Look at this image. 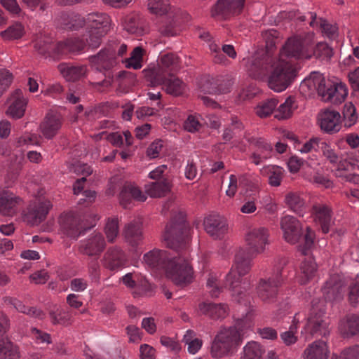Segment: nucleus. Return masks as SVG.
Masks as SVG:
<instances>
[{
  "instance_id": "21",
  "label": "nucleus",
  "mask_w": 359,
  "mask_h": 359,
  "mask_svg": "<svg viewBox=\"0 0 359 359\" xmlns=\"http://www.w3.org/2000/svg\"><path fill=\"white\" fill-rule=\"evenodd\" d=\"M61 229L67 236L78 238L90 227L86 226L81 219L72 215L62 216L60 218Z\"/></svg>"
},
{
  "instance_id": "59",
  "label": "nucleus",
  "mask_w": 359,
  "mask_h": 359,
  "mask_svg": "<svg viewBox=\"0 0 359 359\" xmlns=\"http://www.w3.org/2000/svg\"><path fill=\"white\" fill-rule=\"evenodd\" d=\"M319 151H322L323 156L332 163H335L339 161V157L334 149L324 140L320 146Z\"/></svg>"
},
{
  "instance_id": "52",
  "label": "nucleus",
  "mask_w": 359,
  "mask_h": 359,
  "mask_svg": "<svg viewBox=\"0 0 359 359\" xmlns=\"http://www.w3.org/2000/svg\"><path fill=\"white\" fill-rule=\"evenodd\" d=\"M41 137L36 134L25 133L18 137L15 140V146L21 147L23 146L37 145L39 144Z\"/></svg>"
},
{
  "instance_id": "55",
  "label": "nucleus",
  "mask_w": 359,
  "mask_h": 359,
  "mask_svg": "<svg viewBox=\"0 0 359 359\" xmlns=\"http://www.w3.org/2000/svg\"><path fill=\"white\" fill-rule=\"evenodd\" d=\"M159 32L164 36H173L179 33L180 29L177 27V22L172 19L165 22L159 28Z\"/></svg>"
},
{
  "instance_id": "42",
  "label": "nucleus",
  "mask_w": 359,
  "mask_h": 359,
  "mask_svg": "<svg viewBox=\"0 0 359 359\" xmlns=\"http://www.w3.org/2000/svg\"><path fill=\"white\" fill-rule=\"evenodd\" d=\"M278 102L276 98H269L259 102L255 107L256 114L260 118L270 116L273 112Z\"/></svg>"
},
{
  "instance_id": "49",
  "label": "nucleus",
  "mask_w": 359,
  "mask_h": 359,
  "mask_svg": "<svg viewBox=\"0 0 359 359\" xmlns=\"http://www.w3.org/2000/svg\"><path fill=\"white\" fill-rule=\"evenodd\" d=\"M135 294L138 295L149 294L152 291V286L142 275H136V283L135 286Z\"/></svg>"
},
{
  "instance_id": "17",
  "label": "nucleus",
  "mask_w": 359,
  "mask_h": 359,
  "mask_svg": "<svg viewBox=\"0 0 359 359\" xmlns=\"http://www.w3.org/2000/svg\"><path fill=\"white\" fill-rule=\"evenodd\" d=\"M106 248V241L101 233H95L81 241L79 251L83 255L98 258Z\"/></svg>"
},
{
  "instance_id": "45",
  "label": "nucleus",
  "mask_w": 359,
  "mask_h": 359,
  "mask_svg": "<svg viewBox=\"0 0 359 359\" xmlns=\"http://www.w3.org/2000/svg\"><path fill=\"white\" fill-rule=\"evenodd\" d=\"M297 316L298 314H296L294 317L292 324L290 326L289 330L280 334L282 341L287 346L294 344L297 340V337L295 334L299 322V319L297 318Z\"/></svg>"
},
{
  "instance_id": "40",
  "label": "nucleus",
  "mask_w": 359,
  "mask_h": 359,
  "mask_svg": "<svg viewBox=\"0 0 359 359\" xmlns=\"http://www.w3.org/2000/svg\"><path fill=\"white\" fill-rule=\"evenodd\" d=\"M146 190L151 197H161L169 191V183L163 180H158L146 185Z\"/></svg>"
},
{
  "instance_id": "64",
  "label": "nucleus",
  "mask_w": 359,
  "mask_h": 359,
  "mask_svg": "<svg viewBox=\"0 0 359 359\" xmlns=\"http://www.w3.org/2000/svg\"><path fill=\"white\" fill-rule=\"evenodd\" d=\"M88 287V280L83 278H75L70 281V288L77 292L84 291Z\"/></svg>"
},
{
  "instance_id": "6",
  "label": "nucleus",
  "mask_w": 359,
  "mask_h": 359,
  "mask_svg": "<svg viewBox=\"0 0 359 359\" xmlns=\"http://www.w3.org/2000/svg\"><path fill=\"white\" fill-rule=\"evenodd\" d=\"M322 291L325 300L318 298L312 300L306 323L301 332L305 341L311 340L313 337H326L329 334V323L325 316V301L337 302L344 297L343 283L336 276L326 281Z\"/></svg>"
},
{
  "instance_id": "54",
  "label": "nucleus",
  "mask_w": 359,
  "mask_h": 359,
  "mask_svg": "<svg viewBox=\"0 0 359 359\" xmlns=\"http://www.w3.org/2000/svg\"><path fill=\"white\" fill-rule=\"evenodd\" d=\"M212 297H217L222 290V287L215 274L210 273L206 285Z\"/></svg>"
},
{
  "instance_id": "9",
  "label": "nucleus",
  "mask_w": 359,
  "mask_h": 359,
  "mask_svg": "<svg viewBox=\"0 0 359 359\" xmlns=\"http://www.w3.org/2000/svg\"><path fill=\"white\" fill-rule=\"evenodd\" d=\"M287 264L286 258H279L273 267L271 276L259 280L257 293L263 302H272L276 298L279 287L286 277L285 267Z\"/></svg>"
},
{
  "instance_id": "35",
  "label": "nucleus",
  "mask_w": 359,
  "mask_h": 359,
  "mask_svg": "<svg viewBox=\"0 0 359 359\" xmlns=\"http://www.w3.org/2000/svg\"><path fill=\"white\" fill-rule=\"evenodd\" d=\"M163 85V88L170 95L177 96L181 95L184 89L183 82L177 78H175L174 74L167 76L164 81L158 86Z\"/></svg>"
},
{
  "instance_id": "11",
  "label": "nucleus",
  "mask_w": 359,
  "mask_h": 359,
  "mask_svg": "<svg viewBox=\"0 0 359 359\" xmlns=\"http://www.w3.org/2000/svg\"><path fill=\"white\" fill-rule=\"evenodd\" d=\"M245 0H218L211 9V16L217 20H229L241 13Z\"/></svg>"
},
{
  "instance_id": "31",
  "label": "nucleus",
  "mask_w": 359,
  "mask_h": 359,
  "mask_svg": "<svg viewBox=\"0 0 359 359\" xmlns=\"http://www.w3.org/2000/svg\"><path fill=\"white\" fill-rule=\"evenodd\" d=\"M329 350L327 344L322 340L316 341L304 351V359H327Z\"/></svg>"
},
{
  "instance_id": "34",
  "label": "nucleus",
  "mask_w": 359,
  "mask_h": 359,
  "mask_svg": "<svg viewBox=\"0 0 359 359\" xmlns=\"http://www.w3.org/2000/svg\"><path fill=\"white\" fill-rule=\"evenodd\" d=\"M261 172L268 176V182L272 187H279L281 184L284 170L277 165H267L263 168Z\"/></svg>"
},
{
  "instance_id": "48",
  "label": "nucleus",
  "mask_w": 359,
  "mask_h": 359,
  "mask_svg": "<svg viewBox=\"0 0 359 359\" xmlns=\"http://www.w3.org/2000/svg\"><path fill=\"white\" fill-rule=\"evenodd\" d=\"M344 122L346 127H351L358 120L356 109L352 103H347L343 109Z\"/></svg>"
},
{
  "instance_id": "4",
  "label": "nucleus",
  "mask_w": 359,
  "mask_h": 359,
  "mask_svg": "<svg viewBox=\"0 0 359 359\" xmlns=\"http://www.w3.org/2000/svg\"><path fill=\"white\" fill-rule=\"evenodd\" d=\"M269 230L265 227L252 229L245 236L248 249L241 248L235 255L233 265L226 276L224 287L232 291V295L238 303L243 302V291L245 292L250 285L247 278H241L250 271L253 258L264 252L269 244Z\"/></svg>"
},
{
  "instance_id": "33",
  "label": "nucleus",
  "mask_w": 359,
  "mask_h": 359,
  "mask_svg": "<svg viewBox=\"0 0 359 359\" xmlns=\"http://www.w3.org/2000/svg\"><path fill=\"white\" fill-rule=\"evenodd\" d=\"M316 264L311 258L303 261L300 266V272L298 275V282L301 285L306 284L315 275Z\"/></svg>"
},
{
  "instance_id": "63",
  "label": "nucleus",
  "mask_w": 359,
  "mask_h": 359,
  "mask_svg": "<svg viewBox=\"0 0 359 359\" xmlns=\"http://www.w3.org/2000/svg\"><path fill=\"white\" fill-rule=\"evenodd\" d=\"M334 91H335V95L332 100L333 103H341L344 100L347 95V88L346 85L341 83H335V88L334 89Z\"/></svg>"
},
{
  "instance_id": "32",
  "label": "nucleus",
  "mask_w": 359,
  "mask_h": 359,
  "mask_svg": "<svg viewBox=\"0 0 359 359\" xmlns=\"http://www.w3.org/2000/svg\"><path fill=\"white\" fill-rule=\"evenodd\" d=\"M285 203L292 212L299 216H303L306 210L305 202L298 193L290 191L286 194Z\"/></svg>"
},
{
  "instance_id": "57",
  "label": "nucleus",
  "mask_w": 359,
  "mask_h": 359,
  "mask_svg": "<svg viewBox=\"0 0 359 359\" xmlns=\"http://www.w3.org/2000/svg\"><path fill=\"white\" fill-rule=\"evenodd\" d=\"M13 81L12 74L6 69H0V97L6 91Z\"/></svg>"
},
{
  "instance_id": "47",
  "label": "nucleus",
  "mask_w": 359,
  "mask_h": 359,
  "mask_svg": "<svg viewBox=\"0 0 359 359\" xmlns=\"http://www.w3.org/2000/svg\"><path fill=\"white\" fill-rule=\"evenodd\" d=\"M24 32L23 25L20 22H16L5 31L1 32V35L4 39H18L22 36Z\"/></svg>"
},
{
  "instance_id": "36",
  "label": "nucleus",
  "mask_w": 359,
  "mask_h": 359,
  "mask_svg": "<svg viewBox=\"0 0 359 359\" xmlns=\"http://www.w3.org/2000/svg\"><path fill=\"white\" fill-rule=\"evenodd\" d=\"M341 330L346 336L359 334V316L356 314L347 315L341 324Z\"/></svg>"
},
{
  "instance_id": "27",
  "label": "nucleus",
  "mask_w": 359,
  "mask_h": 359,
  "mask_svg": "<svg viewBox=\"0 0 359 359\" xmlns=\"http://www.w3.org/2000/svg\"><path fill=\"white\" fill-rule=\"evenodd\" d=\"M198 308L202 314L214 320L224 318L229 312L228 306L222 303L203 302Z\"/></svg>"
},
{
  "instance_id": "22",
  "label": "nucleus",
  "mask_w": 359,
  "mask_h": 359,
  "mask_svg": "<svg viewBox=\"0 0 359 359\" xmlns=\"http://www.w3.org/2000/svg\"><path fill=\"white\" fill-rule=\"evenodd\" d=\"M27 98L25 97L20 89L15 90L8 100L7 114L15 118H20L25 114Z\"/></svg>"
},
{
  "instance_id": "39",
  "label": "nucleus",
  "mask_w": 359,
  "mask_h": 359,
  "mask_svg": "<svg viewBox=\"0 0 359 359\" xmlns=\"http://www.w3.org/2000/svg\"><path fill=\"white\" fill-rule=\"evenodd\" d=\"M0 359H20L18 346L10 341L2 340L0 342Z\"/></svg>"
},
{
  "instance_id": "28",
  "label": "nucleus",
  "mask_w": 359,
  "mask_h": 359,
  "mask_svg": "<svg viewBox=\"0 0 359 359\" xmlns=\"http://www.w3.org/2000/svg\"><path fill=\"white\" fill-rule=\"evenodd\" d=\"M313 215L315 221L320 225L322 231L327 233L329 231L332 220L330 208L325 204H316L313 206Z\"/></svg>"
},
{
  "instance_id": "3",
  "label": "nucleus",
  "mask_w": 359,
  "mask_h": 359,
  "mask_svg": "<svg viewBox=\"0 0 359 359\" xmlns=\"http://www.w3.org/2000/svg\"><path fill=\"white\" fill-rule=\"evenodd\" d=\"M166 246L178 252L174 255L166 271V276L177 285L183 287L191 283L194 271L187 258L191 239V228L182 215L171 220L163 236Z\"/></svg>"
},
{
  "instance_id": "58",
  "label": "nucleus",
  "mask_w": 359,
  "mask_h": 359,
  "mask_svg": "<svg viewBox=\"0 0 359 359\" xmlns=\"http://www.w3.org/2000/svg\"><path fill=\"white\" fill-rule=\"evenodd\" d=\"M257 199V194L254 193L250 197L245 198L244 203L241 208V212L244 214H251L256 211L255 201Z\"/></svg>"
},
{
  "instance_id": "18",
  "label": "nucleus",
  "mask_w": 359,
  "mask_h": 359,
  "mask_svg": "<svg viewBox=\"0 0 359 359\" xmlns=\"http://www.w3.org/2000/svg\"><path fill=\"white\" fill-rule=\"evenodd\" d=\"M23 200L12 191L0 188V214L12 217L22 204Z\"/></svg>"
},
{
  "instance_id": "10",
  "label": "nucleus",
  "mask_w": 359,
  "mask_h": 359,
  "mask_svg": "<svg viewBox=\"0 0 359 359\" xmlns=\"http://www.w3.org/2000/svg\"><path fill=\"white\" fill-rule=\"evenodd\" d=\"M180 68V58L172 53L164 54L161 57L158 67L144 70V76L153 86L161 83L167 76L174 74Z\"/></svg>"
},
{
  "instance_id": "44",
  "label": "nucleus",
  "mask_w": 359,
  "mask_h": 359,
  "mask_svg": "<svg viewBox=\"0 0 359 359\" xmlns=\"http://www.w3.org/2000/svg\"><path fill=\"white\" fill-rule=\"evenodd\" d=\"M297 107L294 98L287 97L276 111L275 117L278 119H285L291 116L293 111Z\"/></svg>"
},
{
  "instance_id": "51",
  "label": "nucleus",
  "mask_w": 359,
  "mask_h": 359,
  "mask_svg": "<svg viewBox=\"0 0 359 359\" xmlns=\"http://www.w3.org/2000/svg\"><path fill=\"white\" fill-rule=\"evenodd\" d=\"M309 180L311 182L325 188H330L332 186V181L327 177V175L322 173L320 170L318 168H313V173L309 178Z\"/></svg>"
},
{
  "instance_id": "14",
  "label": "nucleus",
  "mask_w": 359,
  "mask_h": 359,
  "mask_svg": "<svg viewBox=\"0 0 359 359\" xmlns=\"http://www.w3.org/2000/svg\"><path fill=\"white\" fill-rule=\"evenodd\" d=\"M123 236L131 250L138 253V248L144 238L141 219H134L127 223L123 228Z\"/></svg>"
},
{
  "instance_id": "5",
  "label": "nucleus",
  "mask_w": 359,
  "mask_h": 359,
  "mask_svg": "<svg viewBox=\"0 0 359 359\" xmlns=\"http://www.w3.org/2000/svg\"><path fill=\"white\" fill-rule=\"evenodd\" d=\"M126 51L127 46L125 43H115L101 50L97 55L90 57V62L98 71H104L105 79L104 80L100 82L90 83L94 89L102 91L111 86L114 76L110 69L120 61L124 63L127 68L134 69L142 68L144 50L140 46H137L131 52L130 57L123 60L122 57L126 53Z\"/></svg>"
},
{
  "instance_id": "23",
  "label": "nucleus",
  "mask_w": 359,
  "mask_h": 359,
  "mask_svg": "<svg viewBox=\"0 0 359 359\" xmlns=\"http://www.w3.org/2000/svg\"><path fill=\"white\" fill-rule=\"evenodd\" d=\"M320 128L327 133H334L341 129V115L334 110L326 109L319 115Z\"/></svg>"
},
{
  "instance_id": "7",
  "label": "nucleus",
  "mask_w": 359,
  "mask_h": 359,
  "mask_svg": "<svg viewBox=\"0 0 359 359\" xmlns=\"http://www.w3.org/2000/svg\"><path fill=\"white\" fill-rule=\"evenodd\" d=\"M252 314L236 319L233 327L221 330L215 337L210 346V354L214 358H221L232 354L241 342L244 330L251 326Z\"/></svg>"
},
{
  "instance_id": "60",
  "label": "nucleus",
  "mask_w": 359,
  "mask_h": 359,
  "mask_svg": "<svg viewBox=\"0 0 359 359\" xmlns=\"http://www.w3.org/2000/svg\"><path fill=\"white\" fill-rule=\"evenodd\" d=\"M348 300L349 304L353 307L359 304V283H353L350 285Z\"/></svg>"
},
{
  "instance_id": "38",
  "label": "nucleus",
  "mask_w": 359,
  "mask_h": 359,
  "mask_svg": "<svg viewBox=\"0 0 359 359\" xmlns=\"http://www.w3.org/2000/svg\"><path fill=\"white\" fill-rule=\"evenodd\" d=\"M208 83L210 86L204 88L203 90L210 94L226 93L229 92L231 86L230 81H225L222 76L212 78L208 80Z\"/></svg>"
},
{
  "instance_id": "53",
  "label": "nucleus",
  "mask_w": 359,
  "mask_h": 359,
  "mask_svg": "<svg viewBox=\"0 0 359 359\" xmlns=\"http://www.w3.org/2000/svg\"><path fill=\"white\" fill-rule=\"evenodd\" d=\"M1 4L13 17H22L25 14L17 0H1Z\"/></svg>"
},
{
  "instance_id": "56",
  "label": "nucleus",
  "mask_w": 359,
  "mask_h": 359,
  "mask_svg": "<svg viewBox=\"0 0 359 359\" xmlns=\"http://www.w3.org/2000/svg\"><path fill=\"white\" fill-rule=\"evenodd\" d=\"M323 140L322 138L318 137H312L305 142L299 150L302 153H309L313 151H319Z\"/></svg>"
},
{
  "instance_id": "15",
  "label": "nucleus",
  "mask_w": 359,
  "mask_h": 359,
  "mask_svg": "<svg viewBox=\"0 0 359 359\" xmlns=\"http://www.w3.org/2000/svg\"><path fill=\"white\" fill-rule=\"evenodd\" d=\"M252 149L250 156L252 163L255 165L262 164L266 159L271 157L273 150L272 145L261 137H251L248 139Z\"/></svg>"
},
{
  "instance_id": "20",
  "label": "nucleus",
  "mask_w": 359,
  "mask_h": 359,
  "mask_svg": "<svg viewBox=\"0 0 359 359\" xmlns=\"http://www.w3.org/2000/svg\"><path fill=\"white\" fill-rule=\"evenodd\" d=\"M204 228L214 239H221L227 232L228 226L224 217L219 215H210L204 219Z\"/></svg>"
},
{
  "instance_id": "2",
  "label": "nucleus",
  "mask_w": 359,
  "mask_h": 359,
  "mask_svg": "<svg viewBox=\"0 0 359 359\" xmlns=\"http://www.w3.org/2000/svg\"><path fill=\"white\" fill-rule=\"evenodd\" d=\"M62 28L67 30H76L86 28V33L81 38L68 39L57 46L60 53H79L86 47L97 48L111 29V19L106 13H91L86 18L79 14L64 13L61 15Z\"/></svg>"
},
{
  "instance_id": "26",
  "label": "nucleus",
  "mask_w": 359,
  "mask_h": 359,
  "mask_svg": "<svg viewBox=\"0 0 359 359\" xmlns=\"http://www.w3.org/2000/svg\"><path fill=\"white\" fill-rule=\"evenodd\" d=\"M62 124L61 115L50 111L47 114L43 121L41 123V132L46 138L52 139L61 128Z\"/></svg>"
},
{
  "instance_id": "24",
  "label": "nucleus",
  "mask_w": 359,
  "mask_h": 359,
  "mask_svg": "<svg viewBox=\"0 0 359 359\" xmlns=\"http://www.w3.org/2000/svg\"><path fill=\"white\" fill-rule=\"evenodd\" d=\"M147 196L135 184L126 182L119 194L120 204L124 208H129L133 201H144Z\"/></svg>"
},
{
  "instance_id": "12",
  "label": "nucleus",
  "mask_w": 359,
  "mask_h": 359,
  "mask_svg": "<svg viewBox=\"0 0 359 359\" xmlns=\"http://www.w3.org/2000/svg\"><path fill=\"white\" fill-rule=\"evenodd\" d=\"M51 208L49 201L36 199L22 212V219L31 225H37L46 218Z\"/></svg>"
},
{
  "instance_id": "8",
  "label": "nucleus",
  "mask_w": 359,
  "mask_h": 359,
  "mask_svg": "<svg viewBox=\"0 0 359 359\" xmlns=\"http://www.w3.org/2000/svg\"><path fill=\"white\" fill-rule=\"evenodd\" d=\"M280 227L283 231L285 240L290 243L303 244L302 253L306 255L313 244L315 233L308 226L304 228L299 221L293 216L285 215L281 218Z\"/></svg>"
},
{
  "instance_id": "30",
  "label": "nucleus",
  "mask_w": 359,
  "mask_h": 359,
  "mask_svg": "<svg viewBox=\"0 0 359 359\" xmlns=\"http://www.w3.org/2000/svg\"><path fill=\"white\" fill-rule=\"evenodd\" d=\"M63 41H60L56 44L50 42V39L48 38H39L34 42V49L36 51L39 53V54L47 57H53L55 56L67 55L69 53H60L57 51V46L59 43H62Z\"/></svg>"
},
{
  "instance_id": "25",
  "label": "nucleus",
  "mask_w": 359,
  "mask_h": 359,
  "mask_svg": "<svg viewBox=\"0 0 359 359\" xmlns=\"http://www.w3.org/2000/svg\"><path fill=\"white\" fill-rule=\"evenodd\" d=\"M299 90L305 95L315 92L320 95L325 90V78L319 72H312L301 83Z\"/></svg>"
},
{
  "instance_id": "37",
  "label": "nucleus",
  "mask_w": 359,
  "mask_h": 359,
  "mask_svg": "<svg viewBox=\"0 0 359 359\" xmlns=\"http://www.w3.org/2000/svg\"><path fill=\"white\" fill-rule=\"evenodd\" d=\"M125 29L130 34L140 36L144 34V22L137 15L128 16L125 22Z\"/></svg>"
},
{
  "instance_id": "16",
  "label": "nucleus",
  "mask_w": 359,
  "mask_h": 359,
  "mask_svg": "<svg viewBox=\"0 0 359 359\" xmlns=\"http://www.w3.org/2000/svg\"><path fill=\"white\" fill-rule=\"evenodd\" d=\"M292 17L302 22L309 20L311 27L319 29L323 35L330 39H334L337 36V27L336 25H332L322 18L317 19L315 13L309 12L306 15H302L298 12Z\"/></svg>"
},
{
  "instance_id": "29",
  "label": "nucleus",
  "mask_w": 359,
  "mask_h": 359,
  "mask_svg": "<svg viewBox=\"0 0 359 359\" xmlns=\"http://www.w3.org/2000/svg\"><path fill=\"white\" fill-rule=\"evenodd\" d=\"M58 70L67 81H78L86 76L87 74L86 66H74L67 63L60 64Z\"/></svg>"
},
{
  "instance_id": "19",
  "label": "nucleus",
  "mask_w": 359,
  "mask_h": 359,
  "mask_svg": "<svg viewBox=\"0 0 359 359\" xmlns=\"http://www.w3.org/2000/svg\"><path fill=\"white\" fill-rule=\"evenodd\" d=\"M126 262V253L118 246L109 248L102 260L103 266L112 271L120 270L125 266Z\"/></svg>"
},
{
  "instance_id": "41",
  "label": "nucleus",
  "mask_w": 359,
  "mask_h": 359,
  "mask_svg": "<svg viewBox=\"0 0 359 359\" xmlns=\"http://www.w3.org/2000/svg\"><path fill=\"white\" fill-rule=\"evenodd\" d=\"M264 352V350L259 344L251 341L245 346L241 359H262Z\"/></svg>"
},
{
  "instance_id": "61",
  "label": "nucleus",
  "mask_w": 359,
  "mask_h": 359,
  "mask_svg": "<svg viewBox=\"0 0 359 359\" xmlns=\"http://www.w3.org/2000/svg\"><path fill=\"white\" fill-rule=\"evenodd\" d=\"M163 148V141L161 140H157L149 146L147 150V154L151 158H157L161 154Z\"/></svg>"
},
{
  "instance_id": "13",
  "label": "nucleus",
  "mask_w": 359,
  "mask_h": 359,
  "mask_svg": "<svg viewBox=\"0 0 359 359\" xmlns=\"http://www.w3.org/2000/svg\"><path fill=\"white\" fill-rule=\"evenodd\" d=\"M174 255L168 251L154 249L144 254L143 257L145 265L155 273H165Z\"/></svg>"
},
{
  "instance_id": "50",
  "label": "nucleus",
  "mask_w": 359,
  "mask_h": 359,
  "mask_svg": "<svg viewBox=\"0 0 359 359\" xmlns=\"http://www.w3.org/2000/svg\"><path fill=\"white\" fill-rule=\"evenodd\" d=\"M202 124L200 115L191 114L184 121L183 127L188 132L195 133L200 130Z\"/></svg>"
},
{
  "instance_id": "46",
  "label": "nucleus",
  "mask_w": 359,
  "mask_h": 359,
  "mask_svg": "<svg viewBox=\"0 0 359 359\" xmlns=\"http://www.w3.org/2000/svg\"><path fill=\"white\" fill-rule=\"evenodd\" d=\"M104 232L109 243H114L119 233L118 218H109L105 225Z\"/></svg>"
},
{
  "instance_id": "1",
  "label": "nucleus",
  "mask_w": 359,
  "mask_h": 359,
  "mask_svg": "<svg viewBox=\"0 0 359 359\" xmlns=\"http://www.w3.org/2000/svg\"><path fill=\"white\" fill-rule=\"evenodd\" d=\"M313 35L295 36L287 39L274 57L264 50L257 51L245 65L250 76L260 79L268 76L269 86L273 90L282 92L291 83L296 76L295 62L298 59H309L313 55L321 60H328L332 56V49L320 42L312 50Z\"/></svg>"
},
{
  "instance_id": "43",
  "label": "nucleus",
  "mask_w": 359,
  "mask_h": 359,
  "mask_svg": "<svg viewBox=\"0 0 359 359\" xmlns=\"http://www.w3.org/2000/svg\"><path fill=\"white\" fill-rule=\"evenodd\" d=\"M147 8L151 13L163 15L169 11L170 4L168 0H148Z\"/></svg>"
},
{
  "instance_id": "62",
  "label": "nucleus",
  "mask_w": 359,
  "mask_h": 359,
  "mask_svg": "<svg viewBox=\"0 0 359 359\" xmlns=\"http://www.w3.org/2000/svg\"><path fill=\"white\" fill-rule=\"evenodd\" d=\"M331 359H359V346L344 350L339 356L333 354Z\"/></svg>"
}]
</instances>
